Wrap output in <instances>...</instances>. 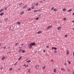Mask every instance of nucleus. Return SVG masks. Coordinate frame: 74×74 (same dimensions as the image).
<instances>
[{"instance_id": "55", "label": "nucleus", "mask_w": 74, "mask_h": 74, "mask_svg": "<svg viewBox=\"0 0 74 74\" xmlns=\"http://www.w3.org/2000/svg\"><path fill=\"white\" fill-rule=\"evenodd\" d=\"M1 44H0V47H1Z\"/></svg>"}, {"instance_id": "30", "label": "nucleus", "mask_w": 74, "mask_h": 74, "mask_svg": "<svg viewBox=\"0 0 74 74\" xmlns=\"http://www.w3.org/2000/svg\"><path fill=\"white\" fill-rule=\"evenodd\" d=\"M18 44V43H17L15 45V46H16Z\"/></svg>"}, {"instance_id": "17", "label": "nucleus", "mask_w": 74, "mask_h": 74, "mask_svg": "<svg viewBox=\"0 0 74 74\" xmlns=\"http://www.w3.org/2000/svg\"><path fill=\"white\" fill-rule=\"evenodd\" d=\"M3 9H1V10H0V12H2V11H3Z\"/></svg>"}, {"instance_id": "59", "label": "nucleus", "mask_w": 74, "mask_h": 74, "mask_svg": "<svg viewBox=\"0 0 74 74\" xmlns=\"http://www.w3.org/2000/svg\"><path fill=\"white\" fill-rule=\"evenodd\" d=\"M72 22H74V21H72Z\"/></svg>"}, {"instance_id": "52", "label": "nucleus", "mask_w": 74, "mask_h": 74, "mask_svg": "<svg viewBox=\"0 0 74 74\" xmlns=\"http://www.w3.org/2000/svg\"><path fill=\"white\" fill-rule=\"evenodd\" d=\"M0 23H2V21H0Z\"/></svg>"}, {"instance_id": "2", "label": "nucleus", "mask_w": 74, "mask_h": 74, "mask_svg": "<svg viewBox=\"0 0 74 74\" xmlns=\"http://www.w3.org/2000/svg\"><path fill=\"white\" fill-rule=\"evenodd\" d=\"M42 11V9H40L38 10H35L34 11V12H36L38 11Z\"/></svg>"}, {"instance_id": "54", "label": "nucleus", "mask_w": 74, "mask_h": 74, "mask_svg": "<svg viewBox=\"0 0 74 74\" xmlns=\"http://www.w3.org/2000/svg\"><path fill=\"white\" fill-rule=\"evenodd\" d=\"M24 44H22V45H21V46H22Z\"/></svg>"}, {"instance_id": "42", "label": "nucleus", "mask_w": 74, "mask_h": 74, "mask_svg": "<svg viewBox=\"0 0 74 74\" xmlns=\"http://www.w3.org/2000/svg\"><path fill=\"white\" fill-rule=\"evenodd\" d=\"M39 17H41V14H40L39 15Z\"/></svg>"}, {"instance_id": "63", "label": "nucleus", "mask_w": 74, "mask_h": 74, "mask_svg": "<svg viewBox=\"0 0 74 74\" xmlns=\"http://www.w3.org/2000/svg\"><path fill=\"white\" fill-rule=\"evenodd\" d=\"M73 74H74V72H73Z\"/></svg>"}, {"instance_id": "46", "label": "nucleus", "mask_w": 74, "mask_h": 74, "mask_svg": "<svg viewBox=\"0 0 74 74\" xmlns=\"http://www.w3.org/2000/svg\"><path fill=\"white\" fill-rule=\"evenodd\" d=\"M6 48V47H4L3 48V49H5Z\"/></svg>"}, {"instance_id": "29", "label": "nucleus", "mask_w": 74, "mask_h": 74, "mask_svg": "<svg viewBox=\"0 0 74 74\" xmlns=\"http://www.w3.org/2000/svg\"><path fill=\"white\" fill-rule=\"evenodd\" d=\"M22 58V56L20 57V58H19L18 59V60H20V59H21Z\"/></svg>"}, {"instance_id": "31", "label": "nucleus", "mask_w": 74, "mask_h": 74, "mask_svg": "<svg viewBox=\"0 0 74 74\" xmlns=\"http://www.w3.org/2000/svg\"><path fill=\"white\" fill-rule=\"evenodd\" d=\"M38 5V3H36V4H35L36 5Z\"/></svg>"}, {"instance_id": "19", "label": "nucleus", "mask_w": 74, "mask_h": 74, "mask_svg": "<svg viewBox=\"0 0 74 74\" xmlns=\"http://www.w3.org/2000/svg\"><path fill=\"white\" fill-rule=\"evenodd\" d=\"M28 66H29V65H28V64L27 65H26L25 66V68H26V67H28Z\"/></svg>"}, {"instance_id": "56", "label": "nucleus", "mask_w": 74, "mask_h": 74, "mask_svg": "<svg viewBox=\"0 0 74 74\" xmlns=\"http://www.w3.org/2000/svg\"><path fill=\"white\" fill-rule=\"evenodd\" d=\"M58 11V10L57 9H56V11Z\"/></svg>"}, {"instance_id": "50", "label": "nucleus", "mask_w": 74, "mask_h": 74, "mask_svg": "<svg viewBox=\"0 0 74 74\" xmlns=\"http://www.w3.org/2000/svg\"><path fill=\"white\" fill-rule=\"evenodd\" d=\"M64 65L65 66H66V63H65L64 64Z\"/></svg>"}, {"instance_id": "43", "label": "nucleus", "mask_w": 74, "mask_h": 74, "mask_svg": "<svg viewBox=\"0 0 74 74\" xmlns=\"http://www.w3.org/2000/svg\"><path fill=\"white\" fill-rule=\"evenodd\" d=\"M67 35H65V37H67Z\"/></svg>"}, {"instance_id": "36", "label": "nucleus", "mask_w": 74, "mask_h": 74, "mask_svg": "<svg viewBox=\"0 0 74 74\" xmlns=\"http://www.w3.org/2000/svg\"><path fill=\"white\" fill-rule=\"evenodd\" d=\"M66 18H64L63 20H64V21H66Z\"/></svg>"}, {"instance_id": "25", "label": "nucleus", "mask_w": 74, "mask_h": 74, "mask_svg": "<svg viewBox=\"0 0 74 74\" xmlns=\"http://www.w3.org/2000/svg\"><path fill=\"white\" fill-rule=\"evenodd\" d=\"M25 51L24 50H23L22 51V52H23V53H25Z\"/></svg>"}, {"instance_id": "7", "label": "nucleus", "mask_w": 74, "mask_h": 74, "mask_svg": "<svg viewBox=\"0 0 74 74\" xmlns=\"http://www.w3.org/2000/svg\"><path fill=\"white\" fill-rule=\"evenodd\" d=\"M54 53L55 54L57 53V51H56V50L54 51Z\"/></svg>"}, {"instance_id": "28", "label": "nucleus", "mask_w": 74, "mask_h": 74, "mask_svg": "<svg viewBox=\"0 0 74 74\" xmlns=\"http://www.w3.org/2000/svg\"><path fill=\"white\" fill-rule=\"evenodd\" d=\"M31 69H29V70H28V73H29V72H30V70H31Z\"/></svg>"}, {"instance_id": "49", "label": "nucleus", "mask_w": 74, "mask_h": 74, "mask_svg": "<svg viewBox=\"0 0 74 74\" xmlns=\"http://www.w3.org/2000/svg\"><path fill=\"white\" fill-rule=\"evenodd\" d=\"M61 70H64V69H63V68H61Z\"/></svg>"}, {"instance_id": "64", "label": "nucleus", "mask_w": 74, "mask_h": 74, "mask_svg": "<svg viewBox=\"0 0 74 74\" xmlns=\"http://www.w3.org/2000/svg\"><path fill=\"white\" fill-rule=\"evenodd\" d=\"M73 30H74V28H73Z\"/></svg>"}, {"instance_id": "40", "label": "nucleus", "mask_w": 74, "mask_h": 74, "mask_svg": "<svg viewBox=\"0 0 74 74\" xmlns=\"http://www.w3.org/2000/svg\"><path fill=\"white\" fill-rule=\"evenodd\" d=\"M46 47L48 48H49V46H46Z\"/></svg>"}, {"instance_id": "35", "label": "nucleus", "mask_w": 74, "mask_h": 74, "mask_svg": "<svg viewBox=\"0 0 74 74\" xmlns=\"http://www.w3.org/2000/svg\"><path fill=\"white\" fill-rule=\"evenodd\" d=\"M38 19H39V18H38V17H37L36 18V19L37 20H38Z\"/></svg>"}, {"instance_id": "37", "label": "nucleus", "mask_w": 74, "mask_h": 74, "mask_svg": "<svg viewBox=\"0 0 74 74\" xmlns=\"http://www.w3.org/2000/svg\"><path fill=\"white\" fill-rule=\"evenodd\" d=\"M54 9V7H53L51 9V10H53Z\"/></svg>"}, {"instance_id": "53", "label": "nucleus", "mask_w": 74, "mask_h": 74, "mask_svg": "<svg viewBox=\"0 0 74 74\" xmlns=\"http://www.w3.org/2000/svg\"><path fill=\"white\" fill-rule=\"evenodd\" d=\"M73 57L74 58V53H73Z\"/></svg>"}, {"instance_id": "33", "label": "nucleus", "mask_w": 74, "mask_h": 74, "mask_svg": "<svg viewBox=\"0 0 74 74\" xmlns=\"http://www.w3.org/2000/svg\"><path fill=\"white\" fill-rule=\"evenodd\" d=\"M3 67H1V68L0 69L1 70H3Z\"/></svg>"}, {"instance_id": "45", "label": "nucleus", "mask_w": 74, "mask_h": 74, "mask_svg": "<svg viewBox=\"0 0 74 74\" xmlns=\"http://www.w3.org/2000/svg\"><path fill=\"white\" fill-rule=\"evenodd\" d=\"M54 11H55V12H56V9H54Z\"/></svg>"}, {"instance_id": "34", "label": "nucleus", "mask_w": 74, "mask_h": 74, "mask_svg": "<svg viewBox=\"0 0 74 74\" xmlns=\"http://www.w3.org/2000/svg\"><path fill=\"white\" fill-rule=\"evenodd\" d=\"M43 69H45V66H44L42 68Z\"/></svg>"}, {"instance_id": "47", "label": "nucleus", "mask_w": 74, "mask_h": 74, "mask_svg": "<svg viewBox=\"0 0 74 74\" xmlns=\"http://www.w3.org/2000/svg\"><path fill=\"white\" fill-rule=\"evenodd\" d=\"M7 8H5V10H7Z\"/></svg>"}, {"instance_id": "32", "label": "nucleus", "mask_w": 74, "mask_h": 74, "mask_svg": "<svg viewBox=\"0 0 74 74\" xmlns=\"http://www.w3.org/2000/svg\"><path fill=\"white\" fill-rule=\"evenodd\" d=\"M8 18H7L5 19V21H7V20H8Z\"/></svg>"}, {"instance_id": "12", "label": "nucleus", "mask_w": 74, "mask_h": 74, "mask_svg": "<svg viewBox=\"0 0 74 74\" xmlns=\"http://www.w3.org/2000/svg\"><path fill=\"white\" fill-rule=\"evenodd\" d=\"M22 51V49H20V50H19L18 51L19 53H20V52H21V51Z\"/></svg>"}, {"instance_id": "51", "label": "nucleus", "mask_w": 74, "mask_h": 74, "mask_svg": "<svg viewBox=\"0 0 74 74\" xmlns=\"http://www.w3.org/2000/svg\"><path fill=\"white\" fill-rule=\"evenodd\" d=\"M26 66V64H25L23 65V66Z\"/></svg>"}, {"instance_id": "3", "label": "nucleus", "mask_w": 74, "mask_h": 74, "mask_svg": "<svg viewBox=\"0 0 74 74\" xmlns=\"http://www.w3.org/2000/svg\"><path fill=\"white\" fill-rule=\"evenodd\" d=\"M52 26V25H50L47 28H46V29L48 30V29H49Z\"/></svg>"}, {"instance_id": "41", "label": "nucleus", "mask_w": 74, "mask_h": 74, "mask_svg": "<svg viewBox=\"0 0 74 74\" xmlns=\"http://www.w3.org/2000/svg\"><path fill=\"white\" fill-rule=\"evenodd\" d=\"M43 52H44V53L45 52V50H44V51H43Z\"/></svg>"}, {"instance_id": "21", "label": "nucleus", "mask_w": 74, "mask_h": 74, "mask_svg": "<svg viewBox=\"0 0 74 74\" xmlns=\"http://www.w3.org/2000/svg\"><path fill=\"white\" fill-rule=\"evenodd\" d=\"M35 5V4H33L32 5V6L33 7H34Z\"/></svg>"}, {"instance_id": "61", "label": "nucleus", "mask_w": 74, "mask_h": 74, "mask_svg": "<svg viewBox=\"0 0 74 74\" xmlns=\"http://www.w3.org/2000/svg\"><path fill=\"white\" fill-rule=\"evenodd\" d=\"M19 48H22V47H20Z\"/></svg>"}, {"instance_id": "27", "label": "nucleus", "mask_w": 74, "mask_h": 74, "mask_svg": "<svg viewBox=\"0 0 74 74\" xmlns=\"http://www.w3.org/2000/svg\"><path fill=\"white\" fill-rule=\"evenodd\" d=\"M67 71L69 72H70V69H67Z\"/></svg>"}, {"instance_id": "60", "label": "nucleus", "mask_w": 74, "mask_h": 74, "mask_svg": "<svg viewBox=\"0 0 74 74\" xmlns=\"http://www.w3.org/2000/svg\"><path fill=\"white\" fill-rule=\"evenodd\" d=\"M51 62H53V60H51Z\"/></svg>"}, {"instance_id": "62", "label": "nucleus", "mask_w": 74, "mask_h": 74, "mask_svg": "<svg viewBox=\"0 0 74 74\" xmlns=\"http://www.w3.org/2000/svg\"><path fill=\"white\" fill-rule=\"evenodd\" d=\"M10 51H9L8 52V53H10Z\"/></svg>"}, {"instance_id": "18", "label": "nucleus", "mask_w": 74, "mask_h": 74, "mask_svg": "<svg viewBox=\"0 0 74 74\" xmlns=\"http://www.w3.org/2000/svg\"><path fill=\"white\" fill-rule=\"evenodd\" d=\"M63 11H66V9L65 8L63 9L62 10Z\"/></svg>"}, {"instance_id": "8", "label": "nucleus", "mask_w": 74, "mask_h": 74, "mask_svg": "<svg viewBox=\"0 0 74 74\" xmlns=\"http://www.w3.org/2000/svg\"><path fill=\"white\" fill-rule=\"evenodd\" d=\"M31 10H32L31 8H29L27 9V11H31Z\"/></svg>"}, {"instance_id": "5", "label": "nucleus", "mask_w": 74, "mask_h": 74, "mask_svg": "<svg viewBox=\"0 0 74 74\" xmlns=\"http://www.w3.org/2000/svg\"><path fill=\"white\" fill-rule=\"evenodd\" d=\"M39 68V66L38 65H37L36 66L35 68V69H38Z\"/></svg>"}, {"instance_id": "10", "label": "nucleus", "mask_w": 74, "mask_h": 74, "mask_svg": "<svg viewBox=\"0 0 74 74\" xmlns=\"http://www.w3.org/2000/svg\"><path fill=\"white\" fill-rule=\"evenodd\" d=\"M27 6V5H25L24 7H23V8H26Z\"/></svg>"}, {"instance_id": "14", "label": "nucleus", "mask_w": 74, "mask_h": 74, "mask_svg": "<svg viewBox=\"0 0 74 74\" xmlns=\"http://www.w3.org/2000/svg\"><path fill=\"white\" fill-rule=\"evenodd\" d=\"M54 73H56V69L55 68L54 69Z\"/></svg>"}, {"instance_id": "39", "label": "nucleus", "mask_w": 74, "mask_h": 74, "mask_svg": "<svg viewBox=\"0 0 74 74\" xmlns=\"http://www.w3.org/2000/svg\"><path fill=\"white\" fill-rule=\"evenodd\" d=\"M22 3H20V4H19V5H22Z\"/></svg>"}, {"instance_id": "1", "label": "nucleus", "mask_w": 74, "mask_h": 74, "mask_svg": "<svg viewBox=\"0 0 74 74\" xmlns=\"http://www.w3.org/2000/svg\"><path fill=\"white\" fill-rule=\"evenodd\" d=\"M35 45H36V43L34 42H33L28 45V47H29V48H32V46H35Z\"/></svg>"}, {"instance_id": "57", "label": "nucleus", "mask_w": 74, "mask_h": 74, "mask_svg": "<svg viewBox=\"0 0 74 74\" xmlns=\"http://www.w3.org/2000/svg\"><path fill=\"white\" fill-rule=\"evenodd\" d=\"M20 70V69L19 68L18 69V70Z\"/></svg>"}, {"instance_id": "13", "label": "nucleus", "mask_w": 74, "mask_h": 74, "mask_svg": "<svg viewBox=\"0 0 74 74\" xmlns=\"http://www.w3.org/2000/svg\"><path fill=\"white\" fill-rule=\"evenodd\" d=\"M27 63H30V62H31V60H28L27 61Z\"/></svg>"}, {"instance_id": "23", "label": "nucleus", "mask_w": 74, "mask_h": 74, "mask_svg": "<svg viewBox=\"0 0 74 74\" xmlns=\"http://www.w3.org/2000/svg\"><path fill=\"white\" fill-rule=\"evenodd\" d=\"M60 29H61V27H60L58 28V30H60Z\"/></svg>"}, {"instance_id": "20", "label": "nucleus", "mask_w": 74, "mask_h": 74, "mask_svg": "<svg viewBox=\"0 0 74 74\" xmlns=\"http://www.w3.org/2000/svg\"><path fill=\"white\" fill-rule=\"evenodd\" d=\"M72 10V9H70V10H69L68 11V12H70L71 11V10Z\"/></svg>"}, {"instance_id": "22", "label": "nucleus", "mask_w": 74, "mask_h": 74, "mask_svg": "<svg viewBox=\"0 0 74 74\" xmlns=\"http://www.w3.org/2000/svg\"><path fill=\"white\" fill-rule=\"evenodd\" d=\"M17 23H18L19 25H20V24H21V23L19 22H17Z\"/></svg>"}, {"instance_id": "11", "label": "nucleus", "mask_w": 74, "mask_h": 74, "mask_svg": "<svg viewBox=\"0 0 74 74\" xmlns=\"http://www.w3.org/2000/svg\"><path fill=\"white\" fill-rule=\"evenodd\" d=\"M66 51L67 52L66 54H67V55H69V50H67Z\"/></svg>"}, {"instance_id": "16", "label": "nucleus", "mask_w": 74, "mask_h": 74, "mask_svg": "<svg viewBox=\"0 0 74 74\" xmlns=\"http://www.w3.org/2000/svg\"><path fill=\"white\" fill-rule=\"evenodd\" d=\"M4 59H5V57H3L1 58V60H4Z\"/></svg>"}, {"instance_id": "26", "label": "nucleus", "mask_w": 74, "mask_h": 74, "mask_svg": "<svg viewBox=\"0 0 74 74\" xmlns=\"http://www.w3.org/2000/svg\"><path fill=\"white\" fill-rule=\"evenodd\" d=\"M17 63H18V62H16V63L14 64V66H15V65H16V64H17Z\"/></svg>"}, {"instance_id": "9", "label": "nucleus", "mask_w": 74, "mask_h": 74, "mask_svg": "<svg viewBox=\"0 0 74 74\" xmlns=\"http://www.w3.org/2000/svg\"><path fill=\"white\" fill-rule=\"evenodd\" d=\"M41 33H42V32L39 31L37 32V34H40Z\"/></svg>"}, {"instance_id": "6", "label": "nucleus", "mask_w": 74, "mask_h": 74, "mask_svg": "<svg viewBox=\"0 0 74 74\" xmlns=\"http://www.w3.org/2000/svg\"><path fill=\"white\" fill-rule=\"evenodd\" d=\"M4 15V12H2L0 14V16H2V15Z\"/></svg>"}, {"instance_id": "38", "label": "nucleus", "mask_w": 74, "mask_h": 74, "mask_svg": "<svg viewBox=\"0 0 74 74\" xmlns=\"http://www.w3.org/2000/svg\"><path fill=\"white\" fill-rule=\"evenodd\" d=\"M12 70V68H11L10 69V71H11V70Z\"/></svg>"}, {"instance_id": "44", "label": "nucleus", "mask_w": 74, "mask_h": 74, "mask_svg": "<svg viewBox=\"0 0 74 74\" xmlns=\"http://www.w3.org/2000/svg\"><path fill=\"white\" fill-rule=\"evenodd\" d=\"M31 8H32V9H33V8H34L33 7H32Z\"/></svg>"}, {"instance_id": "15", "label": "nucleus", "mask_w": 74, "mask_h": 74, "mask_svg": "<svg viewBox=\"0 0 74 74\" xmlns=\"http://www.w3.org/2000/svg\"><path fill=\"white\" fill-rule=\"evenodd\" d=\"M23 14H24V12L23 11L21 12V15H22Z\"/></svg>"}, {"instance_id": "4", "label": "nucleus", "mask_w": 74, "mask_h": 74, "mask_svg": "<svg viewBox=\"0 0 74 74\" xmlns=\"http://www.w3.org/2000/svg\"><path fill=\"white\" fill-rule=\"evenodd\" d=\"M52 49H55V50H57V48L56 47H52Z\"/></svg>"}, {"instance_id": "58", "label": "nucleus", "mask_w": 74, "mask_h": 74, "mask_svg": "<svg viewBox=\"0 0 74 74\" xmlns=\"http://www.w3.org/2000/svg\"><path fill=\"white\" fill-rule=\"evenodd\" d=\"M63 70H64V71H65V70L64 69H63Z\"/></svg>"}, {"instance_id": "24", "label": "nucleus", "mask_w": 74, "mask_h": 74, "mask_svg": "<svg viewBox=\"0 0 74 74\" xmlns=\"http://www.w3.org/2000/svg\"><path fill=\"white\" fill-rule=\"evenodd\" d=\"M67 62L69 63V64H71V62H70V61H67Z\"/></svg>"}, {"instance_id": "48", "label": "nucleus", "mask_w": 74, "mask_h": 74, "mask_svg": "<svg viewBox=\"0 0 74 74\" xmlns=\"http://www.w3.org/2000/svg\"><path fill=\"white\" fill-rule=\"evenodd\" d=\"M40 3H42V1H40Z\"/></svg>"}]
</instances>
